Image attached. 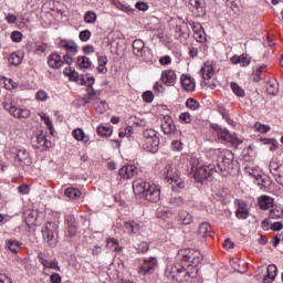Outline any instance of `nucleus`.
<instances>
[{"label": "nucleus", "instance_id": "nucleus-1", "mask_svg": "<svg viewBox=\"0 0 283 283\" xmlns=\"http://www.w3.org/2000/svg\"><path fill=\"white\" fill-rule=\"evenodd\" d=\"M180 265L184 271H187L189 277H196L198 270L196 266L202 262V254L195 249H182L178 253ZM190 269V271H188Z\"/></svg>", "mask_w": 283, "mask_h": 283}, {"label": "nucleus", "instance_id": "nucleus-2", "mask_svg": "<svg viewBox=\"0 0 283 283\" xmlns=\"http://www.w3.org/2000/svg\"><path fill=\"white\" fill-rule=\"evenodd\" d=\"M133 191L136 196H143L148 202H158L160 200V187L143 179H137L133 182Z\"/></svg>", "mask_w": 283, "mask_h": 283}, {"label": "nucleus", "instance_id": "nucleus-3", "mask_svg": "<svg viewBox=\"0 0 283 283\" xmlns=\"http://www.w3.org/2000/svg\"><path fill=\"white\" fill-rule=\"evenodd\" d=\"M187 172L190 178H196L198 182H202V180H209L216 174V170L211 166H200L198 159L191 158Z\"/></svg>", "mask_w": 283, "mask_h": 283}, {"label": "nucleus", "instance_id": "nucleus-4", "mask_svg": "<svg viewBox=\"0 0 283 283\" xmlns=\"http://www.w3.org/2000/svg\"><path fill=\"white\" fill-rule=\"evenodd\" d=\"M200 72L202 76V82H201L202 87H208L209 90H216V82L212 80L213 74H216V66L213 65V63L211 62L205 63Z\"/></svg>", "mask_w": 283, "mask_h": 283}, {"label": "nucleus", "instance_id": "nucleus-5", "mask_svg": "<svg viewBox=\"0 0 283 283\" xmlns=\"http://www.w3.org/2000/svg\"><path fill=\"white\" fill-rule=\"evenodd\" d=\"M144 147L146 151L156 154L160 145V139H158V134L154 129H147L144 132Z\"/></svg>", "mask_w": 283, "mask_h": 283}, {"label": "nucleus", "instance_id": "nucleus-6", "mask_svg": "<svg viewBox=\"0 0 283 283\" xmlns=\"http://www.w3.org/2000/svg\"><path fill=\"white\" fill-rule=\"evenodd\" d=\"M163 178L167 180L168 182H175L179 189H182L185 187V184L182 182V179H180V175H178V171L174 170V167L170 166V164H166L161 170Z\"/></svg>", "mask_w": 283, "mask_h": 283}, {"label": "nucleus", "instance_id": "nucleus-7", "mask_svg": "<svg viewBox=\"0 0 283 283\" xmlns=\"http://www.w3.org/2000/svg\"><path fill=\"white\" fill-rule=\"evenodd\" d=\"M214 130L217 132L218 138H220V140H222L223 143H232L233 145H240L242 143V140L238 138V135H230L229 130L224 128L216 126Z\"/></svg>", "mask_w": 283, "mask_h": 283}, {"label": "nucleus", "instance_id": "nucleus-8", "mask_svg": "<svg viewBox=\"0 0 283 283\" xmlns=\"http://www.w3.org/2000/svg\"><path fill=\"white\" fill-rule=\"evenodd\" d=\"M220 158L218 165L221 171H231L233 169V154L231 150H223Z\"/></svg>", "mask_w": 283, "mask_h": 283}, {"label": "nucleus", "instance_id": "nucleus-9", "mask_svg": "<svg viewBox=\"0 0 283 283\" xmlns=\"http://www.w3.org/2000/svg\"><path fill=\"white\" fill-rule=\"evenodd\" d=\"M161 83L167 87H174L176 85V81H178V76L176 75V71L174 70H165L161 72Z\"/></svg>", "mask_w": 283, "mask_h": 283}, {"label": "nucleus", "instance_id": "nucleus-10", "mask_svg": "<svg viewBox=\"0 0 283 283\" xmlns=\"http://www.w3.org/2000/svg\"><path fill=\"white\" fill-rule=\"evenodd\" d=\"M57 226L55 222H48L42 228V235L45 242H52L54 240V233H56Z\"/></svg>", "mask_w": 283, "mask_h": 283}, {"label": "nucleus", "instance_id": "nucleus-11", "mask_svg": "<svg viewBox=\"0 0 283 283\" xmlns=\"http://www.w3.org/2000/svg\"><path fill=\"white\" fill-rule=\"evenodd\" d=\"M8 112L11 116H13V118H18L19 120H23L25 118H30V109L28 108H19L17 106L11 105L8 108Z\"/></svg>", "mask_w": 283, "mask_h": 283}, {"label": "nucleus", "instance_id": "nucleus-12", "mask_svg": "<svg viewBox=\"0 0 283 283\" xmlns=\"http://www.w3.org/2000/svg\"><path fill=\"white\" fill-rule=\"evenodd\" d=\"M158 266V260L156 258H149L144 260V264L139 268L140 275H147L151 273L154 269Z\"/></svg>", "mask_w": 283, "mask_h": 283}, {"label": "nucleus", "instance_id": "nucleus-13", "mask_svg": "<svg viewBox=\"0 0 283 283\" xmlns=\"http://www.w3.org/2000/svg\"><path fill=\"white\" fill-rule=\"evenodd\" d=\"M192 31L193 36L198 43H206L207 42V34L205 33V29L202 28V24L195 22L192 23Z\"/></svg>", "mask_w": 283, "mask_h": 283}, {"label": "nucleus", "instance_id": "nucleus-14", "mask_svg": "<svg viewBox=\"0 0 283 283\" xmlns=\"http://www.w3.org/2000/svg\"><path fill=\"white\" fill-rule=\"evenodd\" d=\"M138 174V168L134 165L124 166L119 169L120 178L124 180H129V178H134Z\"/></svg>", "mask_w": 283, "mask_h": 283}, {"label": "nucleus", "instance_id": "nucleus-15", "mask_svg": "<svg viewBox=\"0 0 283 283\" xmlns=\"http://www.w3.org/2000/svg\"><path fill=\"white\" fill-rule=\"evenodd\" d=\"M161 129L164 134H174L176 132V124H174V119L171 116L165 115L161 122Z\"/></svg>", "mask_w": 283, "mask_h": 283}, {"label": "nucleus", "instance_id": "nucleus-16", "mask_svg": "<svg viewBox=\"0 0 283 283\" xmlns=\"http://www.w3.org/2000/svg\"><path fill=\"white\" fill-rule=\"evenodd\" d=\"M133 52L138 59L147 61V56H145V42L143 40H135L133 42Z\"/></svg>", "mask_w": 283, "mask_h": 283}, {"label": "nucleus", "instance_id": "nucleus-17", "mask_svg": "<svg viewBox=\"0 0 283 283\" xmlns=\"http://www.w3.org/2000/svg\"><path fill=\"white\" fill-rule=\"evenodd\" d=\"M232 65H241V67H247V65L251 64V56L249 54L243 53L241 55H233L230 59Z\"/></svg>", "mask_w": 283, "mask_h": 283}, {"label": "nucleus", "instance_id": "nucleus-18", "mask_svg": "<svg viewBox=\"0 0 283 283\" xmlns=\"http://www.w3.org/2000/svg\"><path fill=\"white\" fill-rule=\"evenodd\" d=\"M197 237L201 241L206 240L207 238H211V224H209V222L200 223L197 231Z\"/></svg>", "mask_w": 283, "mask_h": 283}, {"label": "nucleus", "instance_id": "nucleus-19", "mask_svg": "<svg viewBox=\"0 0 283 283\" xmlns=\"http://www.w3.org/2000/svg\"><path fill=\"white\" fill-rule=\"evenodd\" d=\"M60 48H65L66 52L72 54V56H76V54H78V45H76L73 41L61 40Z\"/></svg>", "mask_w": 283, "mask_h": 283}, {"label": "nucleus", "instance_id": "nucleus-20", "mask_svg": "<svg viewBox=\"0 0 283 283\" xmlns=\"http://www.w3.org/2000/svg\"><path fill=\"white\" fill-rule=\"evenodd\" d=\"M181 86L186 92H193L196 90V81L187 74L181 75Z\"/></svg>", "mask_w": 283, "mask_h": 283}, {"label": "nucleus", "instance_id": "nucleus-21", "mask_svg": "<svg viewBox=\"0 0 283 283\" xmlns=\"http://www.w3.org/2000/svg\"><path fill=\"white\" fill-rule=\"evenodd\" d=\"M177 220L184 226L191 224L193 222V214L187 210H181L178 212Z\"/></svg>", "mask_w": 283, "mask_h": 283}, {"label": "nucleus", "instance_id": "nucleus-22", "mask_svg": "<svg viewBox=\"0 0 283 283\" xmlns=\"http://www.w3.org/2000/svg\"><path fill=\"white\" fill-rule=\"evenodd\" d=\"M24 56L25 53H23V51H17L9 55L8 61L10 65L19 66L20 63H23Z\"/></svg>", "mask_w": 283, "mask_h": 283}, {"label": "nucleus", "instance_id": "nucleus-23", "mask_svg": "<svg viewBox=\"0 0 283 283\" xmlns=\"http://www.w3.org/2000/svg\"><path fill=\"white\" fill-rule=\"evenodd\" d=\"M73 137L78 143H84V145H86V143H90V135L85 134V130L82 128L74 129Z\"/></svg>", "mask_w": 283, "mask_h": 283}, {"label": "nucleus", "instance_id": "nucleus-24", "mask_svg": "<svg viewBox=\"0 0 283 283\" xmlns=\"http://www.w3.org/2000/svg\"><path fill=\"white\" fill-rule=\"evenodd\" d=\"M181 270L178 265H168L165 272L166 277L168 280H178V275H180Z\"/></svg>", "mask_w": 283, "mask_h": 283}, {"label": "nucleus", "instance_id": "nucleus-25", "mask_svg": "<svg viewBox=\"0 0 283 283\" xmlns=\"http://www.w3.org/2000/svg\"><path fill=\"white\" fill-rule=\"evenodd\" d=\"M277 275V266L269 265L266 270V275L263 277V283H271L275 280Z\"/></svg>", "mask_w": 283, "mask_h": 283}, {"label": "nucleus", "instance_id": "nucleus-26", "mask_svg": "<svg viewBox=\"0 0 283 283\" xmlns=\"http://www.w3.org/2000/svg\"><path fill=\"white\" fill-rule=\"evenodd\" d=\"M49 65L53 67V70H59L61 65H63V61L61 60V55L57 53H52L49 57Z\"/></svg>", "mask_w": 283, "mask_h": 283}, {"label": "nucleus", "instance_id": "nucleus-27", "mask_svg": "<svg viewBox=\"0 0 283 283\" xmlns=\"http://www.w3.org/2000/svg\"><path fill=\"white\" fill-rule=\"evenodd\" d=\"M106 249H109L111 251H115L116 253H120L123 251V247H120L118 244V240L114 238L106 239Z\"/></svg>", "mask_w": 283, "mask_h": 283}, {"label": "nucleus", "instance_id": "nucleus-28", "mask_svg": "<svg viewBox=\"0 0 283 283\" xmlns=\"http://www.w3.org/2000/svg\"><path fill=\"white\" fill-rule=\"evenodd\" d=\"M270 171L277 178V176L283 171L282 164L275 158L270 163Z\"/></svg>", "mask_w": 283, "mask_h": 283}, {"label": "nucleus", "instance_id": "nucleus-29", "mask_svg": "<svg viewBox=\"0 0 283 283\" xmlns=\"http://www.w3.org/2000/svg\"><path fill=\"white\" fill-rule=\"evenodd\" d=\"M237 218H239V220H247L249 218V208H247V203H239Z\"/></svg>", "mask_w": 283, "mask_h": 283}, {"label": "nucleus", "instance_id": "nucleus-30", "mask_svg": "<svg viewBox=\"0 0 283 283\" xmlns=\"http://www.w3.org/2000/svg\"><path fill=\"white\" fill-rule=\"evenodd\" d=\"M76 63L80 70H90L92 67V61L85 55L78 56Z\"/></svg>", "mask_w": 283, "mask_h": 283}, {"label": "nucleus", "instance_id": "nucleus-31", "mask_svg": "<svg viewBox=\"0 0 283 283\" xmlns=\"http://www.w3.org/2000/svg\"><path fill=\"white\" fill-rule=\"evenodd\" d=\"M0 81L3 82L4 85V90H9L10 92L12 90H17V87H19V84H17V82H14L12 78L10 77H6L3 75H0Z\"/></svg>", "mask_w": 283, "mask_h": 283}, {"label": "nucleus", "instance_id": "nucleus-32", "mask_svg": "<svg viewBox=\"0 0 283 283\" xmlns=\"http://www.w3.org/2000/svg\"><path fill=\"white\" fill-rule=\"evenodd\" d=\"M273 202H274L273 198L269 196H261L259 200L260 209H263V210L271 209V207L273 206Z\"/></svg>", "mask_w": 283, "mask_h": 283}, {"label": "nucleus", "instance_id": "nucleus-33", "mask_svg": "<svg viewBox=\"0 0 283 283\" xmlns=\"http://www.w3.org/2000/svg\"><path fill=\"white\" fill-rule=\"evenodd\" d=\"M97 59H98L97 72H99V74H107V56L97 55Z\"/></svg>", "mask_w": 283, "mask_h": 283}, {"label": "nucleus", "instance_id": "nucleus-34", "mask_svg": "<svg viewBox=\"0 0 283 283\" xmlns=\"http://www.w3.org/2000/svg\"><path fill=\"white\" fill-rule=\"evenodd\" d=\"M41 262L44 269H54L55 271H59V272L61 271V266H59V261L56 259H53V260L43 259Z\"/></svg>", "mask_w": 283, "mask_h": 283}, {"label": "nucleus", "instance_id": "nucleus-35", "mask_svg": "<svg viewBox=\"0 0 283 283\" xmlns=\"http://www.w3.org/2000/svg\"><path fill=\"white\" fill-rule=\"evenodd\" d=\"M266 92L268 94H270V96L277 95V92H280V85L277 84V82H268Z\"/></svg>", "mask_w": 283, "mask_h": 283}, {"label": "nucleus", "instance_id": "nucleus-36", "mask_svg": "<svg viewBox=\"0 0 283 283\" xmlns=\"http://www.w3.org/2000/svg\"><path fill=\"white\" fill-rule=\"evenodd\" d=\"M18 159L20 163H23V165H30L32 163L30 159V154L24 149L18 151Z\"/></svg>", "mask_w": 283, "mask_h": 283}, {"label": "nucleus", "instance_id": "nucleus-37", "mask_svg": "<svg viewBox=\"0 0 283 283\" xmlns=\"http://www.w3.org/2000/svg\"><path fill=\"white\" fill-rule=\"evenodd\" d=\"M64 193L66 198H71L72 200H76V198H81V190L76 188H66Z\"/></svg>", "mask_w": 283, "mask_h": 283}, {"label": "nucleus", "instance_id": "nucleus-38", "mask_svg": "<svg viewBox=\"0 0 283 283\" xmlns=\"http://www.w3.org/2000/svg\"><path fill=\"white\" fill-rule=\"evenodd\" d=\"M97 134L99 136H103L104 138H109V136H112V134H114V129H112V127H107V126H98Z\"/></svg>", "mask_w": 283, "mask_h": 283}, {"label": "nucleus", "instance_id": "nucleus-39", "mask_svg": "<svg viewBox=\"0 0 283 283\" xmlns=\"http://www.w3.org/2000/svg\"><path fill=\"white\" fill-rule=\"evenodd\" d=\"M230 85H231V90L235 94V96H239L240 98H244L245 93H244V88H242V86H240L235 82H232Z\"/></svg>", "mask_w": 283, "mask_h": 283}, {"label": "nucleus", "instance_id": "nucleus-40", "mask_svg": "<svg viewBox=\"0 0 283 283\" xmlns=\"http://www.w3.org/2000/svg\"><path fill=\"white\" fill-rule=\"evenodd\" d=\"M107 102L99 99L95 103V111L97 112V114H105V112H107Z\"/></svg>", "mask_w": 283, "mask_h": 283}, {"label": "nucleus", "instance_id": "nucleus-41", "mask_svg": "<svg viewBox=\"0 0 283 283\" xmlns=\"http://www.w3.org/2000/svg\"><path fill=\"white\" fill-rule=\"evenodd\" d=\"M125 229H126L127 233H138V231H140V227L138 226V223H136L134 221L126 222Z\"/></svg>", "mask_w": 283, "mask_h": 283}, {"label": "nucleus", "instance_id": "nucleus-42", "mask_svg": "<svg viewBox=\"0 0 283 283\" xmlns=\"http://www.w3.org/2000/svg\"><path fill=\"white\" fill-rule=\"evenodd\" d=\"M7 248L11 250L12 253H19V249H21V244L17 240H8Z\"/></svg>", "mask_w": 283, "mask_h": 283}, {"label": "nucleus", "instance_id": "nucleus-43", "mask_svg": "<svg viewBox=\"0 0 283 283\" xmlns=\"http://www.w3.org/2000/svg\"><path fill=\"white\" fill-rule=\"evenodd\" d=\"M134 136V127L127 126L119 132V138H132Z\"/></svg>", "mask_w": 283, "mask_h": 283}, {"label": "nucleus", "instance_id": "nucleus-44", "mask_svg": "<svg viewBox=\"0 0 283 283\" xmlns=\"http://www.w3.org/2000/svg\"><path fill=\"white\" fill-rule=\"evenodd\" d=\"M254 129L259 132V134H268V132H271V126H266L262 123H255Z\"/></svg>", "mask_w": 283, "mask_h": 283}, {"label": "nucleus", "instance_id": "nucleus-45", "mask_svg": "<svg viewBox=\"0 0 283 283\" xmlns=\"http://www.w3.org/2000/svg\"><path fill=\"white\" fill-rule=\"evenodd\" d=\"M244 160H247L248 163L253 160L255 158V150H253V147L249 146L245 149V153L243 155Z\"/></svg>", "mask_w": 283, "mask_h": 283}, {"label": "nucleus", "instance_id": "nucleus-46", "mask_svg": "<svg viewBox=\"0 0 283 283\" xmlns=\"http://www.w3.org/2000/svg\"><path fill=\"white\" fill-rule=\"evenodd\" d=\"M202 1L203 0H190V6L197 10L198 14H202V12H205L202 9Z\"/></svg>", "mask_w": 283, "mask_h": 283}, {"label": "nucleus", "instance_id": "nucleus-47", "mask_svg": "<svg viewBox=\"0 0 283 283\" xmlns=\"http://www.w3.org/2000/svg\"><path fill=\"white\" fill-rule=\"evenodd\" d=\"M283 217V209L282 208H272L270 211V218L273 220H277V218Z\"/></svg>", "mask_w": 283, "mask_h": 283}, {"label": "nucleus", "instance_id": "nucleus-48", "mask_svg": "<svg viewBox=\"0 0 283 283\" xmlns=\"http://www.w3.org/2000/svg\"><path fill=\"white\" fill-rule=\"evenodd\" d=\"M63 74L64 76H67L71 81H76V78H78V73L70 67L64 69Z\"/></svg>", "mask_w": 283, "mask_h": 283}, {"label": "nucleus", "instance_id": "nucleus-49", "mask_svg": "<svg viewBox=\"0 0 283 283\" xmlns=\"http://www.w3.org/2000/svg\"><path fill=\"white\" fill-rule=\"evenodd\" d=\"M170 205H172V207H182V205H185V199H182V197H171L170 198Z\"/></svg>", "mask_w": 283, "mask_h": 283}, {"label": "nucleus", "instance_id": "nucleus-50", "mask_svg": "<svg viewBox=\"0 0 283 283\" xmlns=\"http://www.w3.org/2000/svg\"><path fill=\"white\" fill-rule=\"evenodd\" d=\"M85 23H96V13L93 11H88L84 15Z\"/></svg>", "mask_w": 283, "mask_h": 283}, {"label": "nucleus", "instance_id": "nucleus-51", "mask_svg": "<svg viewBox=\"0 0 283 283\" xmlns=\"http://www.w3.org/2000/svg\"><path fill=\"white\" fill-rule=\"evenodd\" d=\"M186 107H188V109L196 111L200 107V104L193 98H188L186 102Z\"/></svg>", "mask_w": 283, "mask_h": 283}, {"label": "nucleus", "instance_id": "nucleus-52", "mask_svg": "<svg viewBox=\"0 0 283 283\" xmlns=\"http://www.w3.org/2000/svg\"><path fill=\"white\" fill-rule=\"evenodd\" d=\"M11 40L13 41V43H21L23 41V33H21L20 31H13L11 33Z\"/></svg>", "mask_w": 283, "mask_h": 283}, {"label": "nucleus", "instance_id": "nucleus-53", "mask_svg": "<svg viewBox=\"0 0 283 283\" xmlns=\"http://www.w3.org/2000/svg\"><path fill=\"white\" fill-rule=\"evenodd\" d=\"M82 85H94V76L92 75H82L81 77Z\"/></svg>", "mask_w": 283, "mask_h": 283}, {"label": "nucleus", "instance_id": "nucleus-54", "mask_svg": "<svg viewBox=\"0 0 283 283\" xmlns=\"http://www.w3.org/2000/svg\"><path fill=\"white\" fill-rule=\"evenodd\" d=\"M38 116H40L41 120L45 123V125L49 127V129H52V119H50V116L45 113H38Z\"/></svg>", "mask_w": 283, "mask_h": 283}, {"label": "nucleus", "instance_id": "nucleus-55", "mask_svg": "<svg viewBox=\"0 0 283 283\" xmlns=\"http://www.w3.org/2000/svg\"><path fill=\"white\" fill-rule=\"evenodd\" d=\"M180 123L189 124L191 123V115L187 112H184L179 115Z\"/></svg>", "mask_w": 283, "mask_h": 283}, {"label": "nucleus", "instance_id": "nucleus-56", "mask_svg": "<svg viewBox=\"0 0 283 283\" xmlns=\"http://www.w3.org/2000/svg\"><path fill=\"white\" fill-rule=\"evenodd\" d=\"M266 69V65L265 64H262L260 67H258L254 73H253V81H260V78H262L260 76L261 72H263L264 70Z\"/></svg>", "mask_w": 283, "mask_h": 283}, {"label": "nucleus", "instance_id": "nucleus-57", "mask_svg": "<svg viewBox=\"0 0 283 283\" xmlns=\"http://www.w3.org/2000/svg\"><path fill=\"white\" fill-rule=\"evenodd\" d=\"M143 101L145 103H151L154 101V93L151 91H146L143 94Z\"/></svg>", "mask_w": 283, "mask_h": 283}, {"label": "nucleus", "instance_id": "nucleus-58", "mask_svg": "<svg viewBox=\"0 0 283 283\" xmlns=\"http://www.w3.org/2000/svg\"><path fill=\"white\" fill-rule=\"evenodd\" d=\"M35 97H36V101H42V102H45L48 101V98H50V96H48V93L43 90L38 91Z\"/></svg>", "mask_w": 283, "mask_h": 283}, {"label": "nucleus", "instance_id": "nucleus-59", "mask_svg": "<svg viewBox=\"0 0 283 283\" xmlns=\"http://www.w3.org/2000/svg\"><path fill=\"white\" fill-rule=\"evenodd\" d=\"M182 147H184V145H182V142H180V140H175L171 143L172 151H182Z\"/></svg>", "mask_w": 283, "mask_h": 283}, {"label": "nucleus", "instance_id": "nucleus-60", "mask_svg": "<svg viewBox=\"0 0 283 283\" xmlns=\"http://www.w3.org/2000/svg\"><path fill=\"white\" fill-rule=\"evenodd\" d=\"M135 8H137V10H140L142 12H147V10H149V4L147 2H137L135 4Z\"/></svg>", "mask_w": 283, "mask_h": 283}, {"label": "nucleus", "instance_id": "nucleus-61", "mask_svg": "<svg viewBox=\"0 0 283 283\" xmlns=\"http://www.w3.org/2000/svg\"><path fill=\"white\" fill-rule=\"evenodd\" d=\"M90 36H92V32H90V30H84L80 33V39L84 42L90 41Z\"/></svg>", "mask_w": 283, "mask_h": 283}, {"label": "nucleus", "instance_id": "nucleus-62", "mask_svg": "<svg viewBox=\"0 0 283 283\" xmlns=\"http://www.w3.org/2000/svg\"><path fill=\"white\" fill-rule=\"evenodd\" d=\"M19 193H22L23 196H28L30 193V186L23 184L20 187H18Z\"/></svg>", "mask_w": 283, "mask_h": 283}, {"label": "nucleus", "instance_id": "nucleus-63", "mask_svg": "<svg viewBox=\"0 0 283 283\" xmlns=\"http://www.w3.org/2000/svg\"><path fill=\"white\" fill-rule=\"evenodd\" d=\"M62 279L59 273H54L50 276V282L52 283H61Z\"/></svg>", "mask_w": 283, "mask_h": 283}, {"label": "nucleus", "instance_id": "nucleus-64", "mask_svg": "<svg viewBox=\"0 0 283 283\" xmlns=\"http://www.w3.org/2000/svg\"><path fill=\"white\" fill-rule=\"evenodd\" d=\"M0 283H12V279L3 273H0Z\"/></svg>", "mask_w": 283, "mask_h": 283}]
</instances>
